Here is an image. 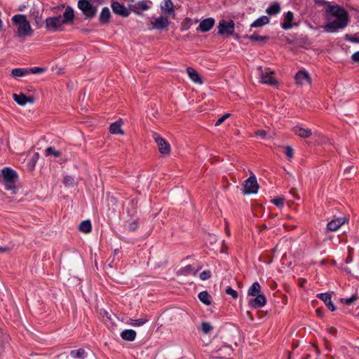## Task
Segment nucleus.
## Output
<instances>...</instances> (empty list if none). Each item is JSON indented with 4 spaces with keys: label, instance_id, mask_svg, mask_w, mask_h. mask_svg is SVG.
I'll list each match as a JSON object with an SVG mask.
<instances>
[{
    "label": "nucleus",
    "instance_id": "79ce46f5",
    "mask_svg": "<svg viewBox=\"0 0 359 359\" xmlns=\"http://www.w3.org/2000/svg\"><path fill=\"white\" fill-rule=\"evenodd\" d=\"M181 273L184 275H188L191 273H195L194 269L191 265H187L181 269Z\"/></svg>",
    "mask_w": 359,
    "mask_h": 359
},
{
    "label": "nucleus",
    "instance_id": "c9c22d12",
    "mask_svg": "<svg viewBox=\"0 0 359 359\" xmlns=\"http://www.w3.org/2000/svg\"><path fill=\"white\" fill-rule=\"evenodd\" d=\"M148 320L145 318L130 319L128 324L134 327H140L143 325Z\"/></svg>",
    "mask_w": 359,
    "mask_h": 359
},
{
    "label": "nucleus",
    "instance_id": "6e6d98bb",
    "mask_svg": "<svg viewBox=\"0 0 359 359\" xmlns=\"http://www.w3.org/2000/svg\"><path fill=\"white\" fill-rule=\"evenodd\" d=\"M329 333L332 334H335L337 333V330L334 327H330L328 329Z\"/></svg>",
    "mask_w": 359,
    "mask_h": 359
},
{
    "label": "nucleus",
    "instance_id": "f704fd0d",
    "mask_svg": "<svg viewBox=\"0 0 359 359\" xmlns=\"http://www.w3.org/2000/svg\"><path fill=\"white\" fill-rule=\"evenodd\" d=\"M198 299L205 305H210L211 304L210 296L206 291L201 292L198 294Z\"/></svg>",
    "mask_w": 359,
    "mask_h": 359
},
{
    "label": "nucleus",
    "instance_id": "4d7b16f0",
    "mask_svg": "<svg viewBox=\"0 0 359 359\" xmlns=\"http://www.w3.org/2000/svg\"><path fill=\"white\" fill-rule=\"evenodd\" d=\"M353 169V167H348L344 170V174L346 175Z\"/></svg>",
    "mask_w": 359,
    "mask_h": 359
},
{
    "label": "nucleus",
    "instance_id": "6e6552de",
    "mask_svg": "<svg viewBox=\"0 0 359 359\" xmlns=\"http://www.w3.org/2000/svg\"><path fill=\"white\" fill-rule=\"evenodd\" d=\"M153 138L157 144L159 152L163 155H169L170 153V144L157 133H154Z\"/></svg>",
    "mask_w": 359,
    "mask_h": 359
},
{
    "label": "nucleus",
    "instance_id": "a19ab883",
    "mask_svg": "<svg viewBox=\"0 0 359 359\" xmlns=\"http://www.w3.org/2000/svg\"><path fill=\"white\" fill-rule=\"evenodd\" d=\"M201 329L205 334H208L212 329V325L207 322H203L201 324Z\"/></svg>",
    "mask_w": 359,
    "mask_h": 359
},
{
    "label": "nucleus",
    "instance_id": "c03bdc74",
    "mask_svg": "<svg viewBox=\"0 0 359 359\" xmlns=\"http://www.w3.org/2000/svg\"><path fill=\"white\" fill-rule=\"evenodd\" d=\"M272 203L278 206V207H281L283 205V203H284V198L283 197H277V198H275L272 200Z\"/></svg>",
    "mask_w": 359,
    "mask_h": 359
},
{
    "label": "nucleus",
    "instance_id": "e433bc0d",
    "mask_svg": "<svg viewBox=\"0 0 359 359\" xmlns=\"http://www.w3.org/2000/svg\"><path fill=\"white\" fill-rule=\"evenodd\" d=\"M46 155L59 157L61 156V152L60 151L56 150L55 148L50 147L46 149Z\"/></svg>",
    "mask_w": 359,
    "mask_h": 359
},
{
    "label": "nucleus",
    "instance_id": "a211bd4d",
    "mask_svg": "<svg viewBox=\"0 0 359 359\" xmlns=\"http://www.w3.org/2000/svg\"><path fill=\"white\" fill-rule=\"evenodd\" d=\"M232 352V350L230 347L224 346L221 347L218 351L214 353V357L225 358L227 356H229Z\"/></svg>",
    "mask_w": 359,
    "mask_h": 359
},
{
    "label": "nucleus",
    "instance_id": "1a4fd4ad",
    "mask_svg": "<svg viewBox=\"0 0 359 359\" xmlns=\"http://www.w3.org/2000/svg\"><path fill=\"white\" fill-rule=\"evenodd\" d=\"M260 71V82L271 86H275L277 84V81L273 77V72L267 69L262 71V67H259Z\"/></svg>",
    "mask_w": 359,
    "mask_h": 359
},
{
    "label": "nucleus",
    "instance_id": "423d86ee",
    "mask_svg": "<svg viewBox=\"0 0 359 359\" xmlns=\"http://www.w3.org/2000/svg\"><path fill=\"white\" fill-rule=\"evenodd\" d=\"M259 184L255 175L250 176L245 181L243 194L245 195L254 194L257 193Z\"/></svg>",
    "mask_w": 359,
    "mask_h": 359
},
{
    "label": "nucleus",
    "instance_id": "f3484780",
    "mask_svg": "<svg viewBox=\"0 0 359 359\" xmlns=\"http://www.w3.org/2000/svg\"><path fill=\"white\" fill-rule=\"evenodd\" d=\"M317 297L321 299L332 311L336 310V307L332 302L331 295L330 294L320 293L317 294Z\"/></svg>",
    "mask_w": 359,
    "mask_h": 359
},
{
    "label": "nucleus",
    "instance_id": "f8f14e48",
    "mask_svg": "<svg viewBox=\"0 0 359 359\" xmlns=\"http://www.w3.org/2000/svg\"><path fill=\"white\" fill-rule=\"evenodd\" d=\"M346 222H348V219L346 217H338L330 221L327 226L330 231H334L338 230Z\"/></svg>",
    "mask_w": 359,
    "mask_h": 359
},
{
    "label": "nucleus",
    "instance_id": "a18cd8bd",
    "mask_svg": "<svg viewBox=\"0 0 359 359\" xmlns=\"http://www.w3.org/2000/svg\"><path fill=\"white\" fill-rule=\"evenodd\" d=\"M226 293L228 294V295H230L232 297V298L233 299H236L238 297V293L236 290H234L233 288H231V287H228L226 289Z\"/></svg>",
    "mask_w": 359,
    "mask_h": 359
},
{
    "label": "nucleus",
    "instance_id": "8fccbe9b",
    "mask_svg": "<svg viewBox=\"0 0 359 359\" xmlns=\"http://www.w3.org/2000/svg\"><path fill=\"white\" fill-rule=\"evenodd\" d=\"M137 228V222L136 221H133L128 224V229L130 231H135Z\"/></svg>",
    "mask_w": 359,
    "mask_h": 359
},
{
    "label": "nucleus",
    "instance_id": "49530a36",
    "mask_svg": "<svg viewBox=\"0 0 359 359\" xmlns=\"http://www.w3.org/2000/svg\"><path fill=\"white\" fill-rule=\"evenodd\" d=\"M230 116L231 114L229 113L224 114L222 116L217 119V122L215 123V126H218L222 124L226 118L230 117Z\"/></svg>",
    "mask_w": 359,
    "mask_h": 359
},
{
    "label": "nucleus",
    "instance_id": "9b49d317",
    "mask_svg": "<svg viewBox=\"0 0 359 359\" xmlns=\"http://www.w3.org/2000/svg\"><path fill=\"white\" fill-rule=\"evenodd\" d=\"M111 9L113 12L123 18L128 17L130 14L127 8L120 3L115 1L111 4Z\"/></svg>",
    "mask_w": 359,
    "mask_h": 359
},
{
    "label": "nucleus",
    "instance_id": "5701e85b",
    "mask_svg": "<svg viewBox=\"0 0 359 359\" xmlns=\"http://www.w3.org/2000/svg\"><path fill=\"white\" fill-rule=\"evenodd\" d=\"M136 332L133 330H125L121 333V338L125 341H133L136 338Z\"/></svg>",
    "mask_w": 359,
    "mask_h": 359
},
{
    "label": "nucleus",
    "instance_id": "a878e982",
    "mask_svg": "<svg viewBox=\"0 0 359 359\" xmlns=\"http://www.w3.org/2000/svg\"><path fill=\"white\" fill-rule=\"evenodd\" d=\"M261 291V286L258 282H255L252 283V285L250 287L248 294L249 296L255 297L259 294H260Z\"/></svg>",
    "mask_w": 359,
    "mask_h": 359
},
{
    "label": "nucleus",
    "instance_id": "dca6fc26",
    "mask_svg": "<svg viewBox=\"0 0 359 359\" xmlns=\"http://www.w3.org/2000/svg\"><path fill=\"white\" fill-rule=\"evenodd\" d=\"M215 25V20L212 18H206L202 20L198 26V29L202 32H206L210 30Z\"/></svg>",
    "mask_w": 359,
    "mask_h": 359
},
{
    "label": "nucleus",
    "instance_id": "72a5a7b5",
    "mask_svg": "<svg viewBox=\"0 0 359 359\" xmlns=\"http://www.w3.org/2000/svg\"><path fill=\"white\" fill-rule=\"evenodd\" d=\"M280 11V5L278 3H273L269 7H268L266 10V12L269 15H276L279 13Z\"/></svg>",
    "mask_w": 359,
    "mask_h": 359
},
{
    "label": "nucleus",
    "instance_id": "bf43d9fd",
    "mask_svg": "<svg viewBox=\"0 0 359 359\" xmlns=\"http://www.w3.org/2000/svg\"><path fill=\"white\" fill-rule=\"evenodd\" d=\"M1 27H2V21H1V20L0 19V28H1Z\"/></svg>",
    "mask_w": 359,
    "mask_h": 359
},
{
    "label": "nucleus",
    "instance_id": "5fc2aeb1",
    "mask_svg": "<svg viewBox=\"0 0 359 359\" xmlns=\"http://www.w3.org/2000/svg\"><path fill=\"white\" fill-rule=\"evenodd\" d=\"M352 260H353V256H352L351 252L349 251L348 256V257L346 259V263L348 264V263L351 262Z\"/></svg>",
    "mask_w": 359,
    "mask_h": 359
},
{
    "label": "nucleus",
    "instance_id": "2f4dec72",
    "mask_svg": "<svg viewBox=\"0 0 359 359\" xmlns=\"http://www.w3.org/2000/svg\"><path fill=\"white\" fill-rule=\"evenodd\" d=\"M344 269L350 273H352L355 276H358L359 275V259L357 263L352 264L351 266H345V267H344Z\"/></svg>",
    "mask_w": 359,
    "mask_h": 359
},
{
    "label": "nucleus",
    "instance_id": "4be33fe9",
    "mask_svg": "<svg viewBox=\"0 0 359 359\" xmlns=\"http://www.w3.org/2000/svg\"><path fill=\"white\" fill-rule=\"evenodd\" d=\"M187 72L188 73V75L190 78V79L194 81V83L201 84L203 83L199 74L198 72L193 69L192 67H187Z\"/></svg>",
    "mask_w": 359,
    "mask_h": 359
},
{
    "label": "nucleus",
    "instance_id": "473e14b6",
    "mask_svg": "<svg viewBox=\"0 0 359 359\" xmlns=\"http://www.w3.org/2000/svg\"><path fill=\"white\" fill-rule=\"evenodd\" d=\"M39 158V153L36 152L29 159V161L27 163V167L29 170H33L34 169L36 163L38 161Z\"/></svg>",
    "mask_w": 359,
    "mask_h": 359
},
{
    "label": "nucleus",
    "instance_id": "20e7f679",
    "mask_svg": "<svg viewBox=\"0 0 359 359\" xmlns=\"http://www.w3.org/2000/svg\"><path fill=\"white\" fill-rule=\"evenodd\" d=\"M18 178L17 172L11 168H4L1 170L0 181L5 185L6 189L11 191L12 194L15 192V183Z\"/></svg>",
    "mask_w": 359,
    "mask_h": 359
},
{
    "label": "nucleus",
    "instance_id": "412c9836",
    "mask_svg": "<svg viewBox=\"0 0 359 359\" xmlns=\"http://www.w3.org/2000/svg\"><path fill=\"white\" fill-rule=\"evenodd\" d=\"M121 126H122L121 120L116 121L110 125L109 131L111 134L123 135V130H122Z\"/></svg>",
    "mask_w": 359,
    "mask_h": 359
},
{
    "label": "nucleus",
    "instance_id": "3c124183",
    "mask_svg": "<svg viewBox=\"0 0 359 359\" xmlns=\"http://www.w3.org/2000/svg\"><path fill=\"white\" fill-rule=\"evenodd\" d=\"M255 135L262 137L263 139H265L266 137V133L264 130H260L256 131Z\"/></svg>",
    "mask_w": 359,
    "mask_h": 359
},
{
    "label": "nucleus",
    "instance_id": "c756f323",
    "mask_svg": "<svg viewBox=\"0 0 359 359\" xmlns=\"http://www.w3.org/2000/svg\"><path fill=\"white\" fill-rule=\"evenodd\" d=\"M79 230L85 233H88L92 230L91 222L90 220L83 221L79 225Z\"/></svg>",
    "mask_w": 359,
    "mask_h": 359
},
{
    "label": "nucleus",
    "instance_id": "393cba45",
    "mask_svg": "<svg viewBox=\"0 0 359 359\" xmlns=\"http://www.w3.org/2000/svg\"><path fill=\"white\" fill-rule=\"evenodd\" d=\"M269 22V19L267 16L263 15L259 18H257L256 20H255L251 24V27H260L263 25H265Z\"/></svg>",
    "mask_w": 359,
    "mask_h": 359
},
{
    "label": "nucleus",
    "instance_id": "4c0bfd02",
    "mask_svg": "<svg viewBox=\"0 0 359 359\" xmlns=\"http://www.w3.org/2000/svg\"><path fill=\"white\" fill-rule=\"evenodd\" d=\"M245 38L250 39L252 41H266L268 37L267 36H262L258 35L257 34H253L252 35H247Z\"/></svg>",
    "mask_w": 359,
    "mask_h": 359
},
{
    "label": "nucleus",
    "instance_id": "13d9d810",
    "mask_svg": "<svg viewBox=\"0 0 359 359\" xmlns=\"http://www.w3.org/2000/svg\"><path fill=\"white\" fill-rule=\"evenodd\" d=\"M8 250V248H2V247H0V253H2V252H6Z\"/></svg>",
    "mask_w": 359,
    "mask_h": 359
},
{
    "label": "nucleus",
    "instance_id": "bb28decb",
    "mask_svg": "<svg viewBox=\"0 0 359 359\" xmlns=\"http://www.w3.org/2000/svg\"><path fill=\"white\" fill-rule=\"evenodd\" d=\"M111 16L110 11L107 7L102 8L100 14V21L102 23H106L109 21Z\"/></svg>",
    "mask_w": 359,
    "mask_h": 359
},
{
    "label": "nucleus",
    "instance_id": "39448f33",
    "mask_svg": "<svg viewBox=\"0 0 359 359\" xmlns=\"http://www.w3.org/2000/svg\"><path fill=\"white\" fill-rule=\"evenodd\" d=\"M78 8L82 11L86 18H93L96 14V8L88 0H79Z\"/></svg>",
    "mask_w": 359,
    "mask_h": 359
},
{
    "label": "nucleus",
    "instance_id": "58836bf2",
    "mask_svg": "<svg viewBox=\"0 0 359 359\" xmlns=\"http://www.w3.org/2000/svg\"><path fill=\"white\" fill-rule=\"evenodd\" d=\"M75 183L74 179L71 176H65L63 179V184L66 187H73Z\"/></svg>",
    "mask_w": 359,
    "mask_h": 359
},
{
    "label": "nucleus",
    "instance_id": "c85d7f7f",
    "mask_svg": "<svg viewBox=\"0 0 359 359\" xmlns=\"http://www.w3.org/2000/svg\"><path fill=\"white\" fill-rule=\"evenodd\" d=\"M29 74L28 68L27 69H23V68H16L13 69L11 71V75L15 77H22L25 75Z\"/></svg>",
    "mask_w": 359,
    "mask_h": 359
},
{
    "label": "nucleus",
    "instance_id": "7ed1b4c3",
    "mask_svg": "<svg viewBox=\"0 0 359 359\" xmlns=\"http://www.w3.org/2000/svg\"><path fill=\"white\" fill-rule=\"evenodd\" d=\"M13 24L17 27L15 36L18 38L26 37L32 36L33 30L25 15L18 14L12 18Z\"/></svg>",
    "mask_w": 359,
    "mask_h": 359
},
{
    "label": "nucleus",
    "instance_id": "052dcab7",
    "mask_svg": "<svg viewBox=\"0 0 359 359\" xmlns=\"http://www.w3.org/2000/svg\"><path fill=\"white\" fill-rule=\"evenodd\" d=\"M226 233H227L228 234H229V229H226Z\"/></svg>",
    "mask_w": 359,
    "mask_h": 359
},
{
    "label": "nucleus",
    "instance_id": "9d476101",
    "mask_svg": "<svg viewBox=\"0 0 359 359\" xmlns=\"http://www.w3.org/2000/svg\"><path fill=\"white\" fill-rule=\"evenodd\" d=\"M170 22L165 16H160L151 22L152 29H163L168 27Z\"/></svg>",
    "mask_w": 359,
    "mask_h": 359
},
{
    "label": "nucleus",
    "instance_id": "f03ea898",
    "mask_svg": "<svg viewBox=\"0 0 359 359\" xmlns=\"http://www.w3.org/2000/svg\"><path fill=\"white\" fill-rule=\"evenodd\" d=\"M74 18V13L73 8L67 6L62 16L58 15L46 19V29L53 32L61 31L62 30L63 25L72 23Z\"/></svg>",
    "mask_w": 359,
    "mask_h": 359
},
{
    "label": "nucleus",
    "instance_id": "2eb2a0df",
    "mask_svg": "<svg viewBox=\"0 0 359 359\" xmlns=\"http://www.w3.org/2000/svg\"><path fill=\"white\" fill-rule=\"evenodd\" d=\"M255 298L249 301V305L254 308H261L266 304V298L264 294H259L255 296Z\"/></svg>",
    "mask_w": 359,
    "mask_h": 359
},
{
    "label": "nucleus",
    "instance_id": "de8ad7c7",
    "mask_svg": "<svg viewBox=\"0 0 359 359\" xmlns=\"http://www.w3.org/2000/svg\"><path fill=\"white\" fill-rule=\"evenodd\" d=\"M293 153H294L293 149L290 146H287L285 147V155L287 156V157L289 159L292 158Z\"/></svg>",
    "mask_w": 359,
    "mask_h": 359
},
{
    "label": "nucleus",
    "instance_id": "680f3d73",
    "mask_svg": "<svg viewBox=\"0 0 359 359\" xmlns=\"http://www.w3.org/2000/svg\"><path fill=\"white\" fill-rule=\"evenodd\" d=\"M22 9H23V7L20 8V11H22Z\"/></svg>",
    "mask_w": 359,
    "mask_h": 359
},
{
    "label": "nucleus",
    "instance_id": "37998d69",
    "mask_svg": "<svg viewBox=\"0 0 359 359\" xmlns=\"http://www.w3.org/2000/svg\"><path fill=\"white\" fill-rule=\"evenodd\" d=\"M29 74H39L45 72V69L41 67L28 68Z\"/></svg>",
    "mask_w": 359,
    "mask_h": 359
},
{
    "label": "nucleus",
    "instance_id": "864d4df0",
    "mask_svg": "<svg viewBox=\"0 0 359 359\" xmlns=\"http://www.w3.org/2000/svg\"><path fill=\"white\" fill-rule=\"evenodd\" d=\"M346 39L348 41H350L359 43V39L358 38H355V37H353V36H351L346 35Z\"/></svg>",
    "mask_w": 359,
    "mask_h": 359
},
{
    "label": "nucleus",
    "instance_id": "603ef678",
    "mask_svg": "<svg viewBox=\"0 0 359 359\" xmlns=\"http://www.w3.org/2000/svg\"><path fill=\"white\" fill-rule=\"evenodd\" d=\"M351 57L354 62H359V51L353 53Z\"/></svg>",
    "mask_w": 359,
    "mask_h": 359
},
{
    "label": "nucleus",
    "instance_id": "ddd939ff",
    "mask_svg": "<svg viewBox=\"0 0 359 359\" xmlns=\"http://www.w3.org/2000/svg\"><path fill=\"white\" fill-rule=\"evenodd\" d=\"M295 80L297 83L299 85H305L311 83V79L307 72L299 71L295 75Z\"/></svg>",
    "mask_w": 359,
    "mask_h": 359
},
{
    "label": "nucleus",
    "instance_id": "6ab92c4d",
    "mask_svg": "<svg viewBox=\"0 0 359 359\" xmlns=\"http://www.w3.org/2000/svg\"><path fill=\"white\" fill-rule=\"evenodd\" d=\"M294 15L291 11L285 13L284 21L281 23V27L284 29H290L292 27V21L293 20Z\"/></svg>",
    "mask_w": 359,
    "mask_h": 359
},
{
    "label": "nucleus",
    "instance_id": "aec40b11",
    "mask_svg": "<svg viewBox=\"0 0 359 359\" xmlns=\"http://www.w3.org/2000/svg\"><path fill=\"white\" fill-rule=\"evenodd\" d=\"M293 132L297 135L303 138L309 137L311 135V130L309 128H303L300 126H295L293 128Z\"/></svg>",
    "mask_w": 359,
    "mask_h": 359
},
{
    "label": "nucleus",
    "instance_id": "4468645a",
    "mask_svg": "<svg viewBox=\"0 0 359 359\" xmlns=\"http://www.w3.org/2000/svg\"><path fill=\"white\" fill-rule=\"evenodd\" d=\"M14 100L20 105L25 106L27 103H34V98L32 97H27L25 94L20 93L13 95Z\"/></svg>",
    "mask_w": 359,
    "mask_h": 359
},
{
    "label": "nucleus",
    "instance_id": "7c9ffc66",
    "mask_svg": "<svg viewBox=\"0 0 359 359\" xmlns=\"http://www.w3.org/2000/svg\"><path fill=\"white\" fill-rule=\"evenodd\" d=\"M70 355L74 358L83 359L86 357V353L83 348H79L71 351Z\"/></svg>",
    "mask_w": 359,
    "mask_h": 359
},
{
    "label": "nucleus",
    "instance_id": "b1692460",
    "mask_svg": "<svg viewBox=\"0 0 359 359\" xmlns=\"http://www.w3.org/2000/svg\"><path fill=\"white\" fill-rule=\"evenodd\" d=\"M161 8L166 15H170L174 12L173 4L171 0H163Z\"/></svg>",
    "mask_w": 359,
    "mask_h": 359
},
{
    "label": "nucleus",
    "instance_id": "ea45409f",
    "mask_svg": "<svg viewBox=\"0 0 359 359\" xmlns=\"http://www.w3.org/2000/svg\"><path fill=\"white\" fill-rule=\"evenodd\" d=\"M358 299L356 294L352 295L350 298L342 299L341 302L346 304V305H351L353 302H355Z\"/></svg>",
    "mask_w": 359,
    "mask_h": 359
},
{
    "label": "nucleus",
    "instance_id": "0eeeda50",
    "mask_svg": "<svg viewBox=\"0 0 359 359\" xmlns=\"http://www.w3.org/2000/svg\"><path fill=\"white\" fill-rule=\"evenodd\" d=\"M235 24L233 20H221L218 25V34L220 35H232L234 32Z\"/></svg>",
    "mask_w": 359,
    "mask_h": 359
},
{
    "label": "nucleus",
    "instance_id": "f257e3e1",
    "mask_svg": "<svg viewBox=\"0 0 359 359\" xmlns=\"http://www.w3.org/2000/svg\"><path fill=\"white\" fill-rule=\"evenodd\" d=\"M326 19L327 23L325 25L324 29L332 33L346 27L348 15L344 8L338 5L328 4L326 8Z\"/></svg>",
    "mask_w": 359,
    "mask_h": 359
},
{
    "label": "nucleus",
    "instance_id": "09e8293b",
    "mask_svg": "<svg viewBox=\"0 0 359 359\" xmlns=\"http://www.w3.org/2000/svg\"><path fill=\"white\" fill-rule=\"evenodd\" d=\"M201 280H205L210 278V272L209 271H203L200 273Z\"/></svg>",
    "mask_w": 359,
    "mask_h": 359
},
{
    "label": "nucleus",
    "instance_id": "cd10ccee",
    "mask_svg": "<svg viewBox=\"0 0 359 359\" xmlns=\"http://www.w3.org/2000/svg\"><path fill=\"white\" fill-rule=\"evenodd\" d=\"M149 6L148 5L147 1L142 0V1H139L137 4H136L134 6L133 11L135 13L140 15V13L139 11H137L138 9L142 10V11H146V10L149 9Z\"/></svg>",
    "mask_w": 359,
    "mask_h": 359
}]
</instances>
